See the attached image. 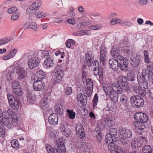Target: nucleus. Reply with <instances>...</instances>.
<instances>
[{"label":"nucleus","instance_id":"62","mask_svg":"<svg viewBox=\"0 0 153 153\" xmlns=\"http://www.w3.org/2000/svg\"><path fill=\"white\" fill-rule=\"evenodd\" d=\"M88 23H89L88 22H83L82 23L79 24L77 26H79L80 27H81L82 28H84L87 26Z\"/></svg>","mask_w":153,"mask_h":153},{"label":"nucleus","instance_id":"58","mask_svg":"<svg viewBox=\"0 0 153 153\" xmlns=\"http://www.w3.org/2000/svg\"><path fill=\"white\" fill-rule=\"evenodd\" d=\"M66 0H56V4L59 7H62L63 6L62 2Z\"/></svg>","mask_w":153,"mask_h":153},{"label":"nucleus","instance_id":"3","mask_svg":"<svg viewBox=\"0 0 153 153\" xmlns=\"http://www.w3.org/2000/svg\"><path fill=\"white\" fill-rule=\"evenodd\" d=\"M140 78V80H139L141 82L139 83V86H138L137 84H135L134 85L133 88L136 93L142 97H144L148 92V83L143 76H142V79L141 77Z\"/></svg>","mask_w":153,"mask_h":153},{"label":"nucleus","instance_id":"20","mask_svg":"<svg viewBox=\"0 0 153 153\" xmlns=\"http://www.w3.org/2000/svg\"><path fill=\"white\" fill-rule=\"evenodd\" d=\"M110 66L112 69L114 71L117 70L119 68V64L117 61L114 58L110 59L109 61Z\"/></svg>","mask_w":153,"mask_h":153},{"label":"nucleus","instance_id":"7","mask_svg":"<svg viewBox=\"0 0 153 153\" xmlns=\"http://www.w3.org/2000/svg\"><path fill=\"white\" fill-rule=\"evenodd\" d=\"M132 106L135 108L142 107L144 104L143 99L139 96H133L130 99Z\"/></svg>","mask_w":153,"mask_h":153},{"label":"nucleus","instance_id":"30","mask_svg":"<svg viewBox=\"0 0 153 153\" xmlns=\"http://www.w3.org/2000/svg\"><path fill=\"white\" fill-rule=\"evenodd\" d=\"M102 25L100 24L96 25H90L88 27V29L91 30H98L102 28Z\"/></svg>","mask_w":153,"mask_h":153},{"label":"nucleus","instance_id":"31","mask_svg":"<svg viewBox=\"0 0 153 153\" xmlns=\"http://www.w3.org/2000/svg\"><path fill=\"white\" fill-rule=\"evenodd\" d=\"M142 153H152V148L149 145H145L143 148Z\"/></svg>","mask_w":153,"mask_h":153},{"label":"nucleus","instance_id":"50","mask_svg":"<svg viewBox=\"0 0 153 153\" xmlns=\"http://www.w3.org/2000/svg\"><path fill=\"white\" fill-rule=\"evenodd\" d=\"M17 8L16 7H14L9 8L7 10V12L9 14H13L14 13L17 11Z\"/></svg>","mask_w":153,"mask_h":153},{"label":"nucleus","instance_id":"43","mask_svg":"<svg viewBox=\"0 0 153 153\" xmlns=\"http://www.w3.org/2000/svg\"><path fill=\"white\" fill-rule=\"evenodd\" d=\"M29 28L32 29L34 31L37 30L38 27L36 24L35 22H30Z\"/></svg>","mask_w":153,"mask_h":153},{"label":"nucleus","instance_id":"59","mask_svg":"<svg viewBox=\"0 0 153 153\" xmlns=\"http://www.w3.org/2000/svg\"><path fill=\"white\" fill-rule=\"evenodd\" d=\"M5 130L1 127L0 126V137L2 138L4 137L5 136Z\"/></svg>","mask_w":153,"mask_h":153},{"label":"nucleus","instance_id":"11","mask_svg":"<svg viewBox=\"0 0 153 153\" xmlns=\"http://www.w3.org/2000/svg\"><path fill=\"white\" fill-rule=\"evenodd\" d=\"M76 133L78 137L83 138L85 137L84 129L83 126L80 123L76 124Z\"/></svg>","mask_w":153,"mask_h":153},{"label":"nucleus","instance_id":"19","mask_svg":"<svg viewBox=\"0 0 153 153\" xmlns=\"http://www.w3.org/2000/svg\"><path fill=\"white\" fill-rule=\"evenodd\" d=\"M48 121L51 125H57L58 122V116L55 114H51L48 119Z\"/></svg>","mask_w":153,"mask_h":153},{"label":"nucleus","instance_id":"28","mask_svg":"<svg viewBox=\"0 0 153 153\" xmlns=\"http://www.w3.org/2000/svg\"><path fill=\"white\" fill-rule=\"evenodd\" d=\"M105 142L107 144L111 143L116 142L117 140H114V138L112 137L110 135V134H107L105 136Z\"/></svg>","mask_w":153,"mask_h":153},{"label":"nucleus","instance_id":"53","mask_svg":"<svg viewBox=\"0 0 153 153\" xmlns=\"http://www.w3.org/2000/svg\"><path fill=\"white\" fill-rule=\"evenodd\" d=\"M68 128V126L66 124H63L60 126V130L62 133Z\"/></svg>","mask_w":153,"mask_h":153},{"label":"nucleus","instance_id":"64","mask_svg":"<svg viewBox=\"0 0 153 153\" xmlns=\"http://www.w3.org/2000/svg\"><path fill=\"white\" fill-rule=\"evenodd\" d=\"M148 76L149 79L151 82H152L153 84V72H149Z\"/></svg>","mask_w":153,"mask_h":153},{"label":"nucleus","instance_id":"57","mask_svg":"<svg viewBox=\"0 0 153 153\" xmlns=\"http://www.w3.org/2000/svg\"><path fill=\"white\" fill-rule=\"evenodd\" d=\"M71 131L70 129L68 128L66 129L64 132L63 133V134L66 137H68L70 136L71 134Z\"/></svg>","mask_w":153,"mask_h":153},{"label":"nucleus","instance_id":"40","mask_svg":"<svg viewBox=\"0 0 153 153\" xmlns=\"http://www.w3.org/2000/svg\"><path fill=\"white\" fill-rule=\"evenodd\" d=\"M12 87L13 90L21 88V85L20 83L17 81L13 82L12 83Z\"/></svg>","mask_w":153,"mask_h":153},{"label":"nucleus","instance_id":"29","mask_svg":"<svg viewBox=\"0 0 153 153\" xmlns=\"http://www.w3.org/2000/svg\"><path fill=\"white\" fill-rule=\"evenodd\" d=\"M27 101L31 103H33L35 100V96L30 93L27 94Z\"/></svg>","mask_w":153,"mask_h":153},{"label":"nucleus","instance_id":"33","mask_svg":"<svg viewBox=\"0 0 153 153\" xmlns=\"http://www.w3.org/2000/svg\"><path fill=\"white\" fill-rule=\"evenodd\" d=\"M122 51L124 53L128 55L134 54L133 53L134 52L133 48H123L122 50Z\"/></svg>","mask_w":153,"mask_h":153},{"label":"nucleus","instance_id":"38","mask_svg":"<svg viewBox=\"0 0 153 153\" xmlns=\"http://www.w3.org/2000/svg\"><path fill=\"white\" fill-rule=\"evenodd\" d=\"M11 144L12 147L15 149L17 148L19 146L18 141L16 139H14L11 140Z\"/></svg>","mask_w":153,"mask_h":153},{"label":"nucleus","instance_id":"42","mask_svg":"<svg viewBox=\"0 0 153 153\" xmlns=\"http://www.w3.org/2000/svg\"><path fill=\"white\" fill-rule=\"evenodd\" d=\"M58 131L53 130L50 132L49 135L52 138H55L58 136Z\"/></svg>","mask_w":153,"mask_h":153},{"label":"nucleus","instance_id":"44","mask_svg":"<svg viewBox=\"0 0 153 153\" xmlns=\"http://www.w3.org/2000/svg\"><path fill=\"white\" fill-rule=\"evenodd\" d=\"M115 152L116 153H126V152L121 147L118 146L115 147Z\"/></svg>","mask_w":153,"mask_h":153},{"label":"nucleus","instance_id":"63","mask_svg":"<svg viewBox=\"0 0 153 153\" xmlns=\"http://www.w3.org/2000/svg\"><path fill=\"white\" fill-rule=\"evenodd\" d=\"M147 69L149 71V72H153V63L150 62L147 65Z\"/></svg>","mask_w":153,"mask_h":153},{"label":"nucleus","instance_id":"10","mask_svg":"<svg viewBox=\"0 0 153 153\" xmlns=\"http://www.w3.org/2000/svg\"><path fill=\"white\" fill-rule=\"evenodd\" d=\"M140 56L136 54H132L130 57V62L131 64L134 67H137L140 63Z\"/></svg>","mask_w":153,"mask_h":153},{"label":"nucleus","instance_id":"34","mask_svg":"<svg viewBox=\"0 0 153 153\" xmlns=\"http://www.w3.org/2000/svg\"><path fill=\"white\" fill-rule=\"evenodd\" d=\"M120 48H112L111 50V53L113 57L118 56L120 52Z\"/></svg>","mask_w":153,"mask_h":153},{"label":"nucleus","instance_id":"51","mask_svg":"<svg viewBox=\"0 0 153 153\" xmlns=\"http://www.w3.org/2000/svg\"><path fill=\"white\" fill-rule=\"evenodd\" d=\"M98 76L100 80H102L103 79V72L102 69L101 67L98 68Z\"/></svg>","mask_w":153,"mask_h":153},{"label":"nucleus","instance_id":"8","mask_svg":"<svg viewBox=\"0 0 153 153\" xmlns=\"http://www.w3.org/2000/svg\"><path fill=\"white\" fill-rule=\"evenodd\" d=\"M9 103L10 106L15 110H17L19 108V102L16 99L13 95L9 93L7 95Z\"/></svg>","mask_w":153,"mask_h":153},{"label":"nucleus","instance_id":"21","mask_svg":"<svg viewBox=\"0 0 153 153\" xmlns=\"http://www.w3.org/2000/svg\"><path fill=\"white\" fill-rule=\"evenodd\" d=\"M44 67L46 68H50L53 67L54 63L53 59L50 57L46 58L44 62Z\"/></svg>","mask_w":153,"mask_h":153},{"label":"nucleus","instance_id":"36","mask_svg":"<svg viewBox=\"0 0 153 153\" xmlns=\"http://www.w3.org/2000/svg\"><path fill=\"white\" fill-rule=\"evenodd\" d=\"M104 121L105 123L108 126H111L114 125L113 121L110 120L109 117H106L104 118Z\"/></svg>","mask_w":153,"mask_h":153},{"label":"nucleus","instance_id":"1","mask_svg":"<svg viewBox=\"0 0 153 153\" xmlns=\"http://www.w3.org/2000/svg\"><path fill=\"white\" fill-rule=\"evenodd\" d=\"M117 83L113 82L109 85L104 86L103 89L106 95L109 96L111 100L114 102H117L118 100V94L123 92H127L130 90L128 86L126 77L120 75L117 79Z\"/></svg>","mask_w":153,"mask_h":153},{"label":"nucleus","instance_id":"45","mask_svg":"<svg viewBox=\"0 0 153 153\" xmlns=\"http://www.w3.org/2000/svg\"><path fill=\"white\" fill-rule=\"evenodd\" d=\"M35 12V9L32 7L31 5L27 8L26 11L27 14L29 15L33 14Z\"/></svg>","mask_w":153,"mask_h":153},{"label":"nucleus","instance_id":"48","mask_svg":"<svg viewBox=\"0 0 153 153\" xmlns=\"http://www.w3.org/2000/svg\"><path fill=\"white\" fill-rule=\"evenodd\" d=\"M127 62L126 61L125 62V64H119V67L123 71H126L127 70L128 64H127Z\"/></svg>","mask_w":153,"mask_h":153},{"label":"nucleus","instance_id":"13","mask_svg":"<svg viewBox=\"0 0 153 153\" xmlns=\"http://www.w3.org/2000/svg\"><path fill=\"white\" fill-rule=\"evenodd\" d=\"M120 137L123 139L130 138L132 136V133L128 130L124 128H121L119 129Z\"/></svg>","mask_w":153,"mask_h":153},{"label":"nucleus","instance_id":"54","mask_svg":"<svg viewBox=\"0 0 153 153\" xmlns=\"http://www.w3.org/2000/svg\"><path fill=\"white\" fill-rule=\"evenodd\" d=\"M127 78L129 81H133L135 80V76L131 73L128 74Z\"/></svg>","mask_w":153,"mask_h":153},{"label":"nucleus","instance_id":"12","mask_svg":"<svg viewBox=\"0 0 153 153\" xmlns=\"http://www.w3.org/2000/svg\"><path fill=\"white\" fill-rule=\"evenodd\" d=\"M44 82L41 79L36 80L33 84V88L35 91H40L44 88Z\"/></svg>","mask_w":153,"mask_h":153},{"label":"nucleus","instance_id":"16","mask_svg":"<svg viewBox=\"0 0 153 153\" xmlns=\"http://www.w3.org/2000/svg\"><path fill=\"white\" fill-rule=\"evenodd\" d=\"M39 62V60L38 58L34 57L29 59L28 62V65L30 69H32L38 66Z\"/></svg>","mask_w":153,"mask_h":153},{"label":"nucleus","instance_id":"18","mask_svg":"<svg viewBox=\"0 0 153 153\" xmlns=\"http://www.w3.org/2000/svg\"><path fill=\"white\" fill-rule=\"evenodd\" d=\"M64 75V71L62 69L56 70L54 74V76L56 78V82H59L60 81Z\"/></svg>","mask_w":153,"mask_h":153},{"label":"nucleus","instance_id":"23","mask_svg":"<svg viewBox=\"0 0 153 153\" xmlns=\"http://www.w3.org/2000/svg\"><path fill=\"white\" fill-rule=\"evenodd\" d=\"M55 110L57 114H62L63 111V106L61 104H56L55 105Z\"/></svg>","mask_w":153,"mask_h":153},{"label":"nucleus","instance_id":"60","mask_svg":"<svg viewBox=\"0 0 153 153\" xmlns=\"http://www.w3.org/2000/svg\"><path fill=\"white\" fill-rule=\"evenodd\" d=\"M124 58H127L126 57H124L120 55H118L117 56V59L116 60L117 61V63L119 64L120 62H121L124 59Z\"/></svg>","mask_w":153,"mask_h":153},{"label":"nucleus","instance_id":"17","mask_svg":"<svg viewBox=\"0 0 153 153\" xmlns=\"http://www.w3.org/2000/svg\"><path fill=\"white\" fill-rule=\"evenodd\" d=\"M85 60L87 62V65L90 67L91 66L94 60L93 53L91 51H88L85 55Z\"/></svg>","mask_w":153,"mask_h":153},{"label":"nucleus","instance_id":"26","mask_svg":"<svg viewBox=\"0 0 153 153\" xmlns=\"http://www.w3.org/2000/svg\"><path fill=\"white\" fill-rule=\"evenodd\" d=\"M47 14L41 10H37L35 13V16L37 18H41L45 17Z\"/></svg>","mask_w":153,"mask_h":153},{"label":"nucleus","instance_id":"25","mask_svg":"<svg viewBox=\"0 0 153 153\" xmlns=\"http://www.w3.org/2000/svg\"><path fill=\"white\" fill-rule=\"evenodd\" d=\"M128 98L125 94H122L120 97V100L121 103L124 105H126L127 103Z\"/></svg>","mask_w":153,"mask_h":153},{"label":"nucleus","instance_id":"4","mask_svg":"<svg viewBox=\"0 0 153 153\" xmlns=\"http://www.w3.org/2000/svg\"><path fill=\"white\" fill-rule=\"evenodd\" d=\"M6 72L7 73L6 74V78L8 80L12 79L11 76L12 74H17L19 76V78L22 79L25 76L27 73L26 71L19 65L15 67L12 70L10 71H7V70Z\"/></svg>","mask_w":153,"mask_h":153},{"label":"nucleus","instance_id":"14","mask_svg":"<svg viewBox=\"0 0 153 153\" xmlns=\"http://www.w3.org/2000/svg\"><path fill=\"white\" fill-rule=\"evenodd\" d=\"M133 125L135 127V129L137 130L136 131V133L139 134H141L142 132L141 131L145 128V126L144 123L136 120L133 123Z\"/></svg>","mask_w":153,"mask_h":153},{"label":"nucleus","instance_id":"37","mask_svg":"<svg viewBox=\"0 0 153 153\" xmlns=\"http://www.w3.org/2000/svg\"><path fill=\"white\" fill-rule=\"evenodd\" d=\"M137 139L139 143H141V146H142L143 145V144H146L147 143L145 137L143 136H140L138 137Z\"/></svg>","mask_w":153,"mask_h":153},{"label":"nucleus","instance_id":"15","mask_svg":"<svg viewBox=\"0 0 153 153\" xmlns=\"http://www.w3.org/2000/svg\"><path fill=\"white\" fill-rule=\"evenodd\" d=\"M87 87L85 91L88 96L90 97L92 94L93 88V84L92 80L91 79H88L86 80Z\"/></svg>","mask_w":153,"mask_h":153},{"label":"nucleus","instance_id":"39","mask_svg":"<svg viewBox=\"0 0 153 153\" xmlns=\"http://www.w3.org/2000/svg\"><path fill=\"white\" fill-rule=\"evenodd\" d=\"M42 1L40 0H38L36 1L31 5L35 9L39 7L42 4Z\"/></svg>","mask_w":153,"mask_h":153},{"label":"nucleus","instance_id":"52","mask_svg":"<svg viewBox=\"0 0 153 153\" xmlns=\"http://www.w3.org/2000/svg\"><path fill=\"white\" fill-rule=\"evenodd\" d=\"M20 14L19 13H16L13 14L11 16V19L13 21L17 20L19 18Z\"/></svg>","mask_w":153,"mask_h":153},{"label":"nucleus","instance_id":"55","mask_svg":"<svg viewBox=\"0 0 153 153\" xmlns=\"http://www.w3.org/2000/svg\"><path fill=\"white\" fill-rule=\"evenodd\" d=\"M98 98L97 94H95L93 100V106L94 108L97 105L98 102Z\"/></svg>","mask_w":153,"mask_h":153},{"label":"nucleus","instance_id":"9","mask_svg":"<svg viewBox=\"0 0 153 153\" xmlns=\"http://www.w3.org/2000/svg\"><path fill=\"white\" fill-rule=\"evenodd\" d=\"M134 118L136 120L143 123H146L149 119L146 114L140 112L136 113L134 116Z\"/></svg>","mask_w":153,"mask_h":153},{"label":"nucleus","instance_id":"35","mask_svg":"<svg viewBox=\"0 0 153 153\" xmlns=\"http://www.w3.org/2000/svg\"><path fill=\"white\" fill-rule=\"evenodd\" d=\"M67 113V115L69 116L70 119H73L75 118L76 114L72 110L68 109L66 111Z\"/></svg>","mask_w":153,"mask_h":153},{"label":"nucleus","instance_id":"24","mask_svg":"<svg viewBox=\"0 0 153 153\" xmlns=\"http://www.w3.org/2000/svg\"><path fill=\"white\" fill-rule=\"evenodd\" d=\"M117 131L116 128H112L109 130V133L108 134H110L111 136L114 138V140H117L118 138L117 136Z\"/></svg>","mask_w":153,"mask_h":153},{"label":"nucleus","instance_id":"22","mask_svg":"<svg viewBox=\"0 0 153 153\" xmlns=\"http://www.w3.org/2000/svg\"><path fill=\"white\" fill-rule=\"evenodd\" d=\"M87 97L85 94L80 93L77 96V99L78 101H79L82 105H86L87 102Z\"/></svg>","mask_w":153,"mask_h":153},{"label":"nucleus","instance_id":"47","mask_svg":"<svg viewBox=\"0 0 153 153\" xmlns=\"http://www.w3.org/2000/svg\"><path fill=\"white\" fill-rule=\"evenodd\" d=\"M75 42L73 40L69 39L66 42V46L67 48H71L72 45H75Z\"/></svg>","mask_w":153,"mask_h":153},{"label":"nucleus","instance_id":"2","mask_svg":"<svg viewBox=\"0 0 153 153\" xmlns=\"http://www.w3.org/2000/svg\"><path fill=\"white\" fill-rule=\"evenodd\" d=\"M18 119L16 116L10 115L8 112L4 110L2 115L0 114V123L8 128H11L14 123H17Z\"/></svg>","mask_w":153,"mask_h":153},{"label":"nucleus","instance_id":"49","mask_svg":"<svg viewBox=\"0 0 153 153\" xmlns=\"http://www.w3.org/2000/svg\"><path fill=\"white\" fill-rule=\"evenodd\" d=\"M107 144H108V150L110 151H112L114 150L115 151V144L114 142L111 143Z\"/></svg>","mask_w":153,"mask_h":153},{"label":"nucleus","instance_id":"6","mask_svg":"<svg viewBox=\"0 0 153 153\" xmlns=\"http://www.w3.org/2000/svg\"><path fill=\"white\" fill-rule=\"evenodd\" d=\"M50 46L58 47L61 46L62 44L61 37L58 35L54 34L50 38Z\"/></svg>","mask_w":153,"mask_h":153},{"label":"nucleus","instance_id":"41","mask_svg":"<svg viewBox=\"0 0 153 153\" xmlns=\"http://www.w3.org/2000/svg\"><path fill=\"white\" fill-rule=\"evenodd\" d=\"M15 94L19 97L21 96L23 94V92L21 89V88L13 90Z\"/></svg>","mask_w":153,"mask_h":153},{"label":"nucleus","instance_id":"56","mask_svg":"<svg viewBox=\"0 0 153 153\" xmlns=\"http://www.w3.org/2000/svg\"><path fill=\"white\" fill-rule=\"evenodd\" d=\"M42 100L46 101V102L49 103L51 101V97L50 95L48 96L47 95L45 96L44 98Z\"/></svg>","mask_w":153,"mask_h":153},{"label":"nucleus","instance_id":"32","mask_svg":"<svg viewBox=\"0 0 153 153\" xmlns=\"http://www.w3.org/2000/svg\"><path fill=\"white\" fill-rule=\"evenodd\" d=\"M40 108L43 110H45L49 107V103L46 101L42 100L40 104Z\"/></svg>","mask_w":153,"mask_h":153},{"label":"nucleus","instance_id":"27","mask_svg":"<svg viewBox=\"0 0 153 153\" xmlns=\"http://www.w3.org/2000/svg\"><path fill=\"white\" fill-rule=\"evenodd\" d=\"M141 144L139 143L137 139L133 140L131 142V147L132 149H135L138 147H140Z\"/></svg>","mask_w":153,"mask_h":153},{"label":"nucleus","instance_id":"61","mask_svg":"<svg viewBox=\"0 0 153 153\" xmlns=\"http://www.w3.org/2000/svg\"><path fill=\"white\" fill-rule=\"evenodd\" d=\"M72 89L70 87H68L65 88V94L67 95H70L72 93Z\"/></svg>","mask_w":153,"mask_h":153},{"label":"nucleus","instance_id":"46","mask_svg":"<svg viewBox=\"0 0 153 153\" xmlns=\"http://www.w3.org/2000/svg\"><path fill=\"white\" fill-rule=\"evenodd\" d=\"M10 40V39L6 38L0 39V46L8 44Z\"/></svg>","mask_w":153,"mask_h":153},{"label":"nucleus","instance_id":"5","mask_svg":"<svg viewBox=\"0 0 153 153\" xmlns=\"http://www.w3.org/2000/svg\"><path fill=\"white\" fill-rule=\"evenodd\" d=\"M56 144L57 148H47V150L49 153H64L66 152L64 142L61 137L56 140Z\"/></svg>","mask_w":153,"mask_h":153}]
</instances>
